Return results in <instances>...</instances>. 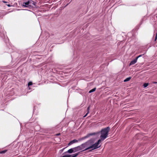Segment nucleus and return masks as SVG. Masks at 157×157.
Returning a JSON list of instances; mask_svg holds the SVG:
<instances>
[{
  "instance_id": "nucleus-21",
  "label": "nucleus",
  "mask_w": 157,
  "mask_h": 157,
  "mask_svg": "<svg viewBox=\"0 0 157 157\" xmlns=\"http://www.w3.org/2000/svg\"><path fill=\"white\" fill-rule=\"evenodd\" d=\"M157 33L156 34V37H155V40H156V38H157Z\"/></svg>"
},
{
  "instance_id": "nucleus-11",
  "label": "nucleus",
  "mask_w": 157,
  "mask_h": 157,
  "mask_svg": "<svg viewBox=\"0 0 157 157\" xmlns=\"http://www.w3.org/2000/svg\"><path fill=\"white\" fill-rule=\"evenodd\" d=\"M96 90V88H94L93 89H92L90 90L89 91V93H91V92H94V91H95Z\"/></svg>"
},
{
  "instance_id": "nucleus-23",
  "label": "nucleus",
  "mask_w": 157,
  "mask_h": 157,
  "mask_svg": "<svg viewBox=\"0 0 157 157\" xmlns=\"http://www.w3.org/2000/svg\"><path fill=\"white\" fill-rule=\"evenodd\" d=\"M9 7H10V4H9V5H7Z\"/></svg>"
},
{
  "instance_id": "nucleus-13",
  "label": "nucleus",
  "mask_w": 157,
  "mask_h": 157,
  "mask_svg": "<svg viewBox=\"0 0 157 157\" xmlns=\"http://www.w3.org/2000/svg\"><path fill=\"white\" fill-rule=\"evenodd\" d=\"M6 150H4L3 151H0V154H3L5 153L6 152Z\"/></svg>"
},
{
  "instance_id": "nucleus-19",
  "label": "nucleus",
  "mask_w": 157,
  "mask_h": 157,
  "mask_svg": "<svg viewBox=\"0 0 157 157\" xmlns=\"http://www.w3.org/2000/svg\"><path fill=\"white\" fill-rule=\"evenodd\" d=\"M88 112L86 113V114L84 116V117H85L88 114Z\"/></svg>"
},
{
  "instance_id": "nucleus-8",
  "label": "nucleus",
  "mask_w": 157,
  "mask_h": 157,
  "mask_svg": "<svg viewBox=\"0 0 157 157\" xmlns=\"http://www.w3.org/2000/svg\"><path fill=\"white\" fill-rule=\"evenodd\" d=\"M94 134H95V133H92L89 134H88L86 136L83 137L82 138V139H84L86 138H88V137H89L90 136H92V135H94Z\"/></svg>"
},
{
  "instance_id": "nucleus-15",
  "label": "nucleus",
  "mask_w": 157,
  "mask_h": 157,
  "mask_svg": "<svg viewBox=\"0 0 157 157\" xmlns=\"http://www.w3.org/2000/svg\"><path fill=\"white\" fill-rule=\"evenodd\" d=\"M32 84H33V83L31 82H29L28 83V85L29 86H31V85H32Z\"/></svg>"
},
{
  "instance_id": "nucleus-4",
  "label": "nucleus",
  "mask_w": 157,
  "mask_h": 157,
  "mask_svg": "<svg viewBox=\"0 0 157 157\" xmlns=\"http://www.w3.org/2000/svg\"><path fill=\"white\" fill-rule=\"evenodd\" d=\"M80 152L74 154L72 155H67L63 156L62 157H76L79 154Z\"/></svg>"
},
{
  "instance_id": "nucleus-1",
  "label": "nucleus",
  "mask_w": 157,
  "mask_h": 157,
  "mask_svg": "<svg viewBox=\"0 0 157 157\" xmlns=\"http://www.w3.org/2000/svg\"><path fill=\"white\" fill-rule=\"evenodd\" d=\"M109 130L110 128L108 127L103 128L101 130L100 138L101 140H104L107 137Z\"/></svg>"
},
{
  "instance_id": "nucleus-12",
  "label": "nucleus",
  "mask_w": 157,
  "mask_h": 157,
  "mask_svg": "<svg viewBox=\"0 0 157 157\" xmlns=\"http://www.w3.org/2000/svg\"><path fill=\"white\" fill-rule=\"evenodd\" d=\"M148 85V83H144L143 86H144V87L145 88V87H147Z\"/></svg>"
},
{
  "instance_id": "nucleus-17",
  "label": "nucleus",
  "mask_w": 157,
  "mask_h": 157,
  "mask_svg": "<svg viewBox=\"0 0 157 157\" xmlns=\"http://www.w3.org/2000/svg\"><path fill=\"white\" fill-rule=\"evenodd\" d=\"M143 55H144V54L140 55L139 56H138L137 57H136V58H137V59H138V58L141 57V56H143Z\"/></svg>"
},
{
  "instance_id": "nucleus-7",
  "label": "nucleus",
  "mask_w": 157,
  "mask_h": 157,
  "mask_svg": "<svg viewBox=\"0 0 157 157\" xmlns=\"http://www.w3.org/2000/svg\"><path fill=\"white\" fill-rule=\"evenodd\" d=\"M137 60V58H136L135 59L131 62L129 65H131L135 64Z\"/></svg>"
},
{
  "instance_id": "nucleus-20",
  "label": "nucleus",
  "mask_w": 157,
  "mask_h": 157,
  "mask_svg": "<svg viewBox=\"0 0 157 157\" xmlns=\"http://www.w3.org/2000/svg\"><path fill=\"white\" fill-rule=\"evenodd\" d=\"M153 83L154 84H156V83H157V82H153Z\"/></svg>"
},
{
  "instance_id": "nucleus-24",
  "label": "nucleus",
  "mask_w": 157,
  "mask_h": 157,
  "mask_svg": "<svg viewBox=\"0 0 157 157\" xmlns=\"http://www.w3.org/2000/svg\"><path fill=\"white\" fill-rule=\"evenodd\" d=\"M59 134H57V135H59Z\"/></svg>"
},
{
  "instance_id": "nucleus-14",
  "label": "nucleus",
  "mask_w": 157,
  "mask_h": 157,
  "mask_svg": "<svg viewBox=\"0 0 157 157\" xmlns=\"http://www.w3.org/2000/svg\"><path fill=\"white\" fill-rule=\"evenodd\" d=\"M90 106H89L88 107V108H87V111L88 113H89V110H90Z\"/></svg>"
},
{
  "instance_id": "nucleus-6",
  "label": "nucleus",
  "mask_w": 157,
  "mask_h": 157,
  "mask_svg": "<svg viewBox=\"0 0 157 157\" xmlns=\"http://www.w3.org/2000/svg\"><path fill=\"white\" fill-rule=\"evenodd\" d=\"M78 142V140L75 139L71 141L68 144V145H70L75 143H76Z\"/></svg>"
},
{
  "instance_id": "nucleus-9",
  "label": "nucleus",
  "mask_w": 157,
  "mask_h": 157,
  "mask_svg": "<svg viewBox=\"0 0 157 157\" xmlns=\"http://www.w3.org/2000/svg\"><path fill=\"white\" fill-rule=\"evenodd\" d=\"M67 153H71L73 152V148H71L69 150H68L67 152Z\"/></svg>"
},
{
  "instance_id": "nucleus-10",
  "label": "nucleus",
  "mask_w": 157,
  "mask_h": 157,
  "mask_svg": "<svg viewBox=\"0 0 157 157\" xmlns=\"http://www.w3.org/2000/svg\"><path fill=\"white\" fill-rule=\"evenodd\" d=\"M131 78L130 77L127 78H126L124 80V82H126L128 81L131 79Z\"/></svg>"
},
{
  "instance_id": "nucleus-5",
  "label": "nucleus",
  "mask_w": 157,
  "mask_h": 157,
  "mask_svg": "<svg viewBox=\"0 0 157 157\" xmlns=\"http://www.w3.org/2000/svg\"><path fill=\"white\" fill-rule=\"evenodd\" d=\"M23 6L24 7H29L31 6L30 5V2H27L23 3Z\"/></svg>"
},
{
  "instance_id": "nucleus-16",
  "label": "nucleus",
  "mask_w": 157,
  "mask_h": 157,
  "mask_svg": "<svg viewBox=\"0 0 157 157\" xmlns=\"http://www.w3.org/2000/svg\"><path fill=\"white\" fill-rule=\"evenodd\" d=\"M32 4L35 6L36 4V2H34V1H33L32 5Z\"/></svg>"
},
{
  "instance_id": "nucleus-2",
  "label": "nucleus",
  "mask_w": 157,
  "mask_h": 157,
  "mask_svg": "<svg viewBox=\"0 0 157 157\" xmlns=\"http://www.w3.org/2000/svg\"><path fill=\"white\" fill-rule=\"evenodd\" d=\"M101 139L99 140L95 144H93V145L90 146L89 145V144L90 143V141H89L87 142H88V145H87V147H86V148L84 150H83V151H86L87 150H88V149H94L96 148H98L99 147H100V146H99V144L100 143L101 141Z\"/></svg>"
},
{
  "instance_id": "nucleus-22",
  "label": "nucleus",
  "mask_w": 157,
  "mask_h": 157,
  "mask_svg": "<svg viewBox=\"0 0 157 157\" xmlns=\"http://www.w3.org/2000/svg\"><path fill=\"white\" fill-rule=\"evenodd\" d=\"M3 2L4 3H7V2H6V1H3Z\"/></svg>"
},
{
  "instance_id": "nucleus-25",
  "label": "nucleus",
  "mask_w": 157,
  "mask_h": 157,
  "mask_svg": "<svg viewBox=\"0 0 157 157\" xmlns=\"http://www.w3.org/2000/svg\"><path fill=\"white\" fill-rule=\"evenodd\" d=\"M29 1H32V0H29Z\"/></svg>"
},
{
  "instance_id": "nucleus-18",
  "label": "nucleus",
  "mask_w": 157,
  "mask_h": 157,
  "mask_svg": "<svg viewBox=\"0 0 157 157\" xmlns=\"http://www.w3.org/2000/svg\"><path fill=\"white\" fill-rule=\"evenodd\" d=\"M32 1H29L28 2H30V6H31V5H32Z\"/></svg>"
},
{
  "instance_id": "nucleus-3",
  "label": "nucleus",
  "mask_w": 157,
  "mask_h": 157,
  "mask_svg": "<svg viewBox=\"0 0 157 157\" xmlns=\"http://www.w3.org/2000/svg\"><path fill=\"white\" fill-rule=\"evenodd\" d=\"M88 143L89 142H86L79 146L75 147L73 148V152H75L80 150H82V151H83V150H84L86 148V147H87V145Z\"/></svg>"
}]
</instances>
